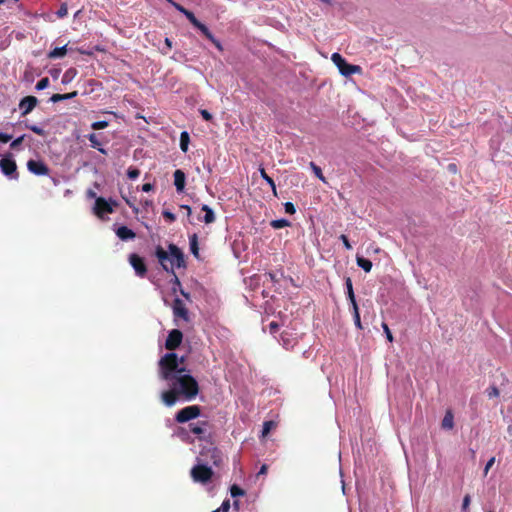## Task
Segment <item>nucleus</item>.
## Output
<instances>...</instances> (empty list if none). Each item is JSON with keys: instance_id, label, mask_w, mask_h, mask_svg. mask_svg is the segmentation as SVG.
<instances>
[{"instance_id": "33", "label": "nucleus", "mask_w": 512, "mask_h": 512, "mask_svg": "<svg viewBox=\"0 0 512 512\" xmlns=\"http://www.w3.org/2000/svg\"><path fill=\"white\" fill-rule=\"evenodd\" d=\"M50 84V80L48 77H44L41 80H39L35 86L36 90H43L47 88Z\"/></svg>"}, {"instance_id": "18", "label": "nucleus", "mask_w": 512, "mask_h": 512, "mask_svg": "<svg viewBox=\"0 0 512 512\" xmlns=\"http://www.w3.org/2000/svg\"><path fill=\"white\" fill-rule=\"evenodd\" d=\"M201 210L205 212V215L203 218H199L200 221H203L205 224H211L215 221V213L208 205L203 204Z\"/></svg>"}, {"instance_id": "28", "label": "nucleus", "mask_w": 512, "mask_h": 512, "mask_svg": "<svg viewBox=\"0 0 512 512\" xmlns=\"http://www.w3.org/2000/svg\"><path fill=\"white\" fill-rule=\"evenodd\" d=\"M76 74H77V70L75 68H69L63 74L62 83L63 84L69 83L76 76Z\"/></svg>"}, {"instance_id": "25", "label": "nucleus", "mask_w": 512, "mask_h": 512, "mask_svg": "<svg viewBox=\"0 0 512 512\" xmlns=\"http://www.w3.org/2000/svg\"><path fill=\"white\" fill-rule=\"evenodd\" d=\"M357 265L362 268L365 272H370L372 269V262L364 257L357 256L356 258Z\"/></svg>"}, {"instance_id": "4", "label": "nucleus", "mask_w": 512, "mask_h": 512, "mask_svg": "<svg viewBox=\"0 0 512 512\" xmlns=\"http://www.w3.org/2000/svg\"><path fill=\"white\" fill-rule=\"evenodd\" d=\"M213 471L210 467L204 464H197L191 469V477L195 482L202 484L211 480Z\"/></svg>"}, {"instance_id": "41", "label": "nucleus", "mask_w": 512, "mask_h": 512, "mask_svg": "<svg viewBox=\"0 0 512 512\" xmlns=\"http://www.w3.org/2000/svg\"><path fill=\"white\" fill-rule=\"evenodd\" d=\"M285 212L288 214H294L296 212L295 206L291 202H286L284 204Z\"/></svg>"}, {"instance_id": "19", "label": "nucleus", "mask_w": 512, "mask_h": 512, "mask_svg": "<svg viewBox=\"0 0 512 512\" xmlns=\"http://www.w3.org/2000/svg\"><path fill=\"white\" fill-rule=\"evenodd\" d=\"M88 139L91 143V147L97 149L102 154H105V155L107 154V150H105L102 147V142L99 140V137L96 134H94V133L89 134Z\"/></svg>"}, {"instance_id": "12", "label": "nucleus", "mask_w": 512, "mask_h": 512, "mask_svg": "<svg viewBox=\"0 0 512 512\" xmlns=\"http://www.w3.org/2000/svg\"><path fill=\"white\" fill-rule=\"evenodd\" d=\"M173 315L175 318H181L185 322L189 321V312L183 301L175 298L172 305Z\"/></svg>"}, {"instance_id": "13", "label": "nucleus", "mask_w": 512, "mask_h": 512, "mask_svg": "<svg viewBox=\"0 0 512 512\" xmlns=\"http://www.w3.org/2000/svg\"><path fill=\"white\" fill-rule=\"evenodd\" d=\"M111 204L115 205L116 202L111 200V203H109L102 197L96 198L94 206L95 214L99 217H102L104 213H112L113 208Z\"/></svg>"}, {"instance_id": "5", "label": "nucleus", "mask_w": 512, "mask_h": 512, "mask_svg": "<svg viewBox=\"0 0 512 512\" xmlns=\"http://www.w3.org/2000/svg\"><path fill=\"white\" fill-rule=\"evenodd\" d=\"M200 414V407L197 405H191L179 410L175 415V420L178 423H185L197 418L198 416H200Z\"/></svg>"}, {"instance_id": "8", "label": "nucleus", "mask_w": 512, "mask_h": 512, "mask_svg": "<svg viewBox=\"0 0 512 512\" xmlns=\"http://www.w3.org/2000/svg\"><path fill=\"white\" fill-rule=\"evenodd\" d=\"M129 263L133 267L135 273L139 277H144L147 273V267L144 263L143 258H141L138 254L132 253L129 255Z\"/></svg>"}, {"instance_id": "38", "label": "nucleus", "mask_w": 512, "mask_h": 512, "mask_svg": "<svg viewBox=\"0 0 512 512\" xmlns=\"http://www.w3.org/2000/svg\"><path fill=\"white\" fill-rule=\"evenodd\" d=\"M382 328L384 330V333L386 335V338L389 342H392L393 341V335L388 327V325L386 323H382Z\"/></svg>"}, {"instance_id": "26", "label": "nucleus", "mask_w": 512, "mask_h": 512, "mask_svg": "<svg viewBox=\"0 0 512 512\" xmlns=\"http://www.w3.org/2000/svg\"><path fill=\"white\" fill-rule=\"evenodd\" d=\"M190 142L189 134L186 130H183L180 136V148L183 152L188 151V145Z\"/></svg>"}, {"instance_id": "59", "label": "nucleus", "mask_w": 512, "mask_h": 512, "mask_svg": "<svg viewBox=\"0 0 512 512\" xmlns=\"http://www.w3.org/2000/svg\"><path fill=\"white\" fill-rule=\"evenodd\" d=\"M181 295L186 298L187 300H190V294L185 292L183 289H180Z\"/></svg>"}, {"instance_id": "40", "label": "nucleus", "mask_w": 512, "mask_h": 512, "mask_svg": "<svg viewBox=\"0 0 512 512\" xmlns=\"http://www.w3.org/2000/svg\"><path fill=\"white\" fill-rule=\"evenodd\" d=\"M487 395L489 398H494L499 396V390L496 386H492L487 390Z\"/></svg>"}, {"instance_id": "54", "label": "nucleus", "mask_w": 512, "mask_h": 512, "mask_svg": "<svg viewBox=\"0 0 512 512\" xmlns=\"http://www.w3.org/2000/svg\"><path fill=\"white\" fill-rule=\"evenodd\" d=\"M448 170L451 172V173H454L456 174L457 173V165L454 164V163H450L448 166H447Z\"/></svg>"}, {"instance_id": "36", "label": "nucleus", "mask_w": 512, "mask_h": 512, "mask_svg": "<svg viewBox=\"0 0 512 512\" xmlns=\"http://www.w3.org/2000/svg\"><path fill=\"white\" fill-rule=\"evenodd\" d=\"M140 171L136 168H129L127 171V176L131 180H135L139 177Z\"/></svg>"}, {"instance_id": "48", "label": "nucleus", "mask_w": 512, "mask_h": 512, "mask_svg": "<svg viewBox=\"0 0 512 512\" xmlns=\"http://www.w3.org/2000/svg\"><path fill=\"white\" fill-rule=\"evenodd\" d=\"M279 330V324L277 322H271L269 324V332L275 334Z\"/></svg>"}, {"instance_id": "23", "label": "nucleus", "mask_w": 512, "mask_h": 512, "mask_svg": "<svg viewBox=\"0 0 512 512\" xmlns=\"http://www.w3.org/2000/svg\"><path fill=\"white\" fill-rule=\"evenodd\" d=\"M442 428L443 429H452L453 426H454V416L452 414L451 411H447L446 414L444 415V418L442 420Z\"/></svg>"}, {"instance_id": "44", "label": "nucleus", "mask_w": 512, "mask_h": 512, "mask_svg": "<svg viewBox=\"0 0 512 512\" xmlns=\"http://www.w3.org/2000/svg\"><path fill=\"white\" fill-rule=\"evenodd\" d=\"M24 137H25V136H24V135H22V136H20V137H18V138H16V139H14V140L11 142L10 147H11L12 149H16V148H18V146L22 143V141H23Z\"/></svg>"}, {"instance_id": "22", "label": "nucleus", "mask_w": 512, "mask_h": 512, "mask_svg": "<svg viewBox=\"0 0 512 512\" xmlns=\"http://www.w3.org/2000/svg\"><path fill=\"white\" fill-rule=\"evenodd\" d=\"M345 285H346V289H347V297H348L351 305L352 306L357 305L356 298H355L354 291H353L352 280L349 277L346 278Z\"/></svg>"}, {"instance_id": "32", "label": "nucleus", "mask_w": 512, "mask_h": 512, "mask_svg": "<svg viewBox=\"0 0 512 512\" xmlns=\"http://www.w3.org/2000/svg\"><path fill=\"white\" fill-rule=\"evenodd\" d=\"M230 494L232 497H240V496H243L245 494V491L240 488L238 485L234 484L231 486L230 488Z\"/></svg>"}, {"instance_id": "2", "label": "nucleus", "mask_w": 512, "mask_h": 512, "mask_svg": "<svg viewBox=\"0 0 512 512\" xmlns=\"http://www.w3.org/2000/svg\"><path fill=\"white\" fill-rule=\"evenodd\" d=\"M332 62L337 66L339 72L343 76H351L361 72V67L358 65L349 64L339 53H333L331 56Z\"/></svg>"}, {"instance_id": "64", "label": "nucleus", "mask_w": 512, "mask_h": 512, "mask_svg": "<svg viewBox=\"0 0 512 512\" xmlns=\"http://www.w3.org/2000/svg\"><path fill=\"white\" fill-rule=\"evenodd\" d=\"M27 128L35 129V128H37V127H36V126H27Z\"/></svg>"}, {"instance_id": "21", "label": "nucleus", "mask_w": 512, "mask_h": 512, "mask_svg": "<svg viewBox=\"0 0 512 512\" xmlns=\"http://www.w3.org/2000/svg\"><path fill=\"white\" fill-rule=\"evenodd\" d=\"M77 91H73V92H70V93H66V94H53L50 98V101L53 102V103H57V102H60V101H63V100H67V99H72L74 97L77 96Z\"/></svg>"}, {"instance_id": "29", "label": "nucleus", "mask_w": 512, "mask_h": 512, "mask_svg": "<svg viewBox=\"0 0 512 512\" xmlns=\"http://www.w3.org/2000/svg\"><path fill=\"white\" fill-rule=\"evenodd\" d=\"M270 225L274 229H281V228L290 226V221H288L287 219H284V218L276 219V220L271 221Z\"/></svg>"}, {"instance_id": "43", "label": "nucleus", "mask_w": 512, "mask_h": 512, "mask_svg": "<svg viewBox=\"0 0 512 512\" xmlns=\"http://www.w3.org/2000/svg\"><path fill=\"white\" fill-rule=\"evenodd\" d=\"M162 215H163V217H164V218H166V219H167V220H169L170 222H174V221H175V219H176V216H175L172 212H170V211H168V210H164V211L162 212Z\"/></svg>"}, {"instance_id": "15", "label": "nucleus", "mask_w": 512, "mask_h": 512, "mask_svg": "<svg viewBox=\"0 0 512 512\" xmlns=\"http://www.w3.org/2000/svg\"><path fill=\"white\" fill-rule=\"evenodd\" d=\"M38 103V99L35 96H26L19 103V109L22 115L30 113Z\"/></svg>"}, {"instance_id": "11", "label": "nucleus", "mask_w": 512, "mask_h": 512, "mask_svg": "<svg viewBox=\"0 0 512 512\" xmlns=\"http://www.w3.org/2000/svg\"><path fill=\"white\" fill-rule=\"evenodd\" d=\"M183 334L178 329H173L169 332L168 337L165 341V347L168 350H175L181 344Z\"/></svg>"}, {"instance_id": "14", "label": "nucleus", "mask_w": 512, "mask_h": 512, "mask_svg": "<svg viewBox=\"0 0 512 512\" xmlns=\"http://www.w3.org/2000/svg\"><path fill=\"white\" fill-rule=\"evenodd\" d=\"M28 170L38 176H44L49 173V168L42 161L29 160L27 162Z\"/></svg>"}, {"instance_id": "63", "label": "nucleus", "mask_w": 512, "mask_h": 512, "mask_svg": "<svg viewBox=\"0 0 512 512\" xmlns=\"http://www.w3.org/2000/svg\"><path fill=\"white\" fill-rule=\"evenodd\" d=\"M320 1L323 2V3H327V4L330 3V0H320Z\"/></svg>"}, {"instance_id": "52", "label": "nucleus", "mask_w": 512, "mask_h": 512, "mask_svg": "<svg viewBox=\"0 0 512 512\" xmlns=\"http://www.w3.org/2000/svg\"><path fill=\"white\" fill-rule=\"evenodd\" d=\"M212 458L214 459L213 463L215 465H218V462L220 461V457H219L218 451L216 449H213V451H212Z\"/></svg>"}, {"instance_id": "27", "label": "nucleus", "mask_w": 512, "mask_h": 512, "mask_svg": "<svg viewBox=\"0 0 512 512\" xmlns=\"http://www.w3.org/2000/svg\"><path fill=\"white\" fill-rule=\"evenodd\" d=\"M259 171H260L261 177L267 182V184H269L274 195H276V185H275L274 180L270 176L267 175L264 168H260Z\"/></svg>"}, {"instance_id": "7", "label": "nucleus", "mask_w": 512, "mask_h": 512, "mask_svg": "<svg viewBox=\"0 0 512 512\" xmlns=\"http://www.w3.org/2000/svg\"><path fill=\"white\" fill-rule=\"evenodd\" d=\"M0 168L2 173L9 178H18L16 162L10 156H6L0 160Z\"/></svg>"}, {"instance_id": "62", "label": "nucleus", "mask_w": 512, "mask_h": 512, "mask_svg": "<svg viewBox=\"0 0 512 512\" xmlns=\"http://www.w3.org/2000/svg\"><path fill=\"white\" fill-rule=\"evenodd\" d=\"M33 131L36 132L39 135H44V131L45 130H33Z\"/></svg>"}, {"instance_id": "49", "label": "nucleus", "mask_w": 512, "mask_h": 512, "mask_svg": "<svg viewBox=\"0 0 512 512\" xmlns=\"http://www.w3.org/2000/svg\"><path fill=\"white\" fill-rule=\"evenodd\" d=\"M13 138L12 135L0 132V142L7 143Z\"/></svg>"}, {"instance_id": "56", "label": "nucleus", "mask_w": 512, "mask_h": 512, "mask_svg": "<svg viewBox=\"0 0 512 512\" xmlns=\"http://www.w3.org/2000/svg\"><path fill=\"white\" fill-rule=\"evenodd\" d=\"M268 466L266 464H263L258 472V475H264L267 473Z\"/></svg>"}, {"instance_id": "6", "label": "nucleus", "mask_w": 512, "mask_h": 512, "mask_svg": "<svg viewBox=\"0 0 512 512\" xmlns=\"http://www.w3.org/2000/svg\"><path fill=\"white\" fill-rule=\"evenodd\" d=\"M169 257H170V266H173V269L185 267L184 254L180 248H178L175 244H169Z\"/></svg>"}, {"instance_id": "47", "label": "nucleus", "mask_w": 512, "mask_h": 512, "mask_svg": "<svg viewBox=\"0 0 512 512\" xmlns=\"http://www.w3.org/2000/svg\"><path fill=\"white\" fill-rule=\"evenodd\" d=\"M340 239H341V241L343 242V245L345 246V248H346L347 250L352 249V246H351V244H350V242H349V240H348V238H347V236H346V235L342 234V235L340 236Z\"/></svg>"}, {"instance_id": "53", "label": "nucleus", "mask_w": 512, "mask_h": 512, "mask_svg": "<svg viewBox=\"0 0 512 512\" xmlns=\"http://www.w3.org/2000/svg\"><path fill=\"white\" fill-rule=\"evenodd\" d=\"M200 112H201L202 117H203L205 120H211V119H212V114H211L209 111H207V110L203 109V110H201Z\"/></svg>"}, {"instance_id": "51", "label": "nucleus", "mask_w": 512, "mask_h": 512, "mask_svg": "<svg viewBox=\"0 0 512 512\" xmlns=\"http://www.w3.org/2000/svg\"><path fill=\"white\" fill-rule=\"evenodd\" d=\"M169 1H170V2L172 3V5H173V6H174V7H175L179 12H181L182 14H184V13H185V11H187V10H188V9L184 8L182 5H180V4L176 3V2H173V1H171V0H169Z\"/></svg>"}, {"instance_id": "35", "label": "nucleus", "mask_w": 512, "mask_h": 512, "mask_svg": "<svg viewBox=\"0 0 512 512\" xmlns=\"http://www.w3.org/2000/svg\"><path fill=\"white\" fill-rule=\"evenodd\" d=\"M173 276L171 282L173 283V288H172V291L173 293H176L177 289H181V282L178 278V276L176 275V273L174 272V274H171Z\"/></svg>"}, {"instance_id": "42", "label": "nucleus", "mask_w": 512, "mask_h": 512, "mask_svg": "<svg viewBox=\"0 0 512 512\" xmlns=\"http://www.w3.org/2000/svg\"><path fill=\"white\" fill-rule=\"evenodd\" d=\"M471 497L469 494L465 495L462 502V510L466 511L470 505Z\"/></svg>"}, {"instance_id": "58", "label": "nucleus", "mask_w": 512, "mask_h": 512, "mask_svg": "<svg viewBox=\"0 0 512 512\" xmlns=\"http://www.w3.org/2000/svg\"><path fill=\"white\" fill-rule=\"evenodd\" d=\"M181 208L185 209V212H187V216L191 215V207L188 205H182Z\"/></svg>"}, {"instance_id": "20", "label": "nucleus", "mask_w": 512, "mask_h": 512, "mask_svg": "<svg viewBox=\"0 0 512 512\" xmlns=\"http://www.w3.org/2000/svg\"><path fill=\"white\" fill-rule=\"evenodd\" d=\"M189 245L190 251L193 256L199 259V246H198V236L197 234H192L189 236Z\"/></svg>"}, {"instance_id": "57", "label": "nucleus", "mask_w": 512, "mask_h": 512, "mask_svg": "<svg viewBox=\"0 0 512 512\" xmlns=\"http://www.w3.org/2000/svg\"><path fill=\"white\" fill-rule=\"evenodd\" d=\"M87 196H88L89 198H95V199H96V198H98V197L96 196V193H95L93 190H91V189L87 191Z\"/></svg>"}, {"instance_id": "34", "label": "nucleus", "mask_w": 512, "mask_h": 512, "mask_svg": "<svg viewBox=\"0 0 512 512\" xmlns=\"http://www.w3.org/2000/svg\"><path fill=\"white\" fill-rule=\"evenodd\" d=\"M310 166H311V168H312L313 172L315 173V175H316V176H317L321 181L325 182V178H324V176H323V174H322V170H321V168H320V167H318L314 162H311V163H310Z\"/></svg>"}, {"instance_id": "17", "label": "nucleus", "mask_w": 512, "mask_h": 512, "mask_svg": "<svg viewBox=\"0 0 512 512\" xmlns=\"http://www.w3.org/2000/svg\"><path fill=\"white\" fill-rule=\"evenodd\" d=\"M185 179H186L185 173L182 170L177 169L174 172V185L178 192H182L184 190Z\"/></svg>"}, {"instance_id": "31", "label": "nucleus", "mask_w": 512, "mask_h": 512, "mask_svg": "<svg viewBox=\"0 0 512 512\" xmlns=\"http://www.w3.org/2000/svg\"><path fill=\"white\" fill-rule=\"evenodd\" d=\"M352 308H353L354 324H355V326L358 329H362L363 327H362V324H361V319H360V313H359L358 305L352 306Z\"/></svg>"}, {"instance_id": "45", "label": "nucleus", "mask_w": 512, "mask_h": 512, "mask_svg": "<svg viewBox=\"0 0 512 512\" xmlns=\"http://www.w3.org/2000/svg\"><path fill=\"white\" fill-rule=\"evenodd\" d=\"M494 463H495V457H491V458L487 461V463H486V465H485V468H484V472H483L484 476H486V475H487V473H488L489 469L493 466V464H494Z\"/></svg>"}, {"instance_id": "10", "label": "nucleus", "mask_w": 512, "mask_h": 512, "mask_svg": "<svg viewBox=\"0 0 512 512\" xmlns=\"http://www.w3.org/2000/svg\"><path fill=\"white\" fill-rule=\"evenodd\" d=\"M155 256L157 257L162 268L169 274H174L173 266H170L169 253L166 252L160 245L155 248Z\"/></svg>"}, {"instance_id": "50", "label": "nucleus", "mask_w": 512, "mask_h": 512, "mask_svg": "<svg viewBox=\"0 0 512 512\" xmlns=\"http://www.w3.org/2000/svg\"><path fill=\"white\" fill-rule=\"evenodd\" d=\"M107 125L106 121H97L92 123L91 128H106Z\"/></svg>"}, {"instance_id": "55", "label": "nucleus", "mask_w": 512, "mask_h": 512, "mask_svg": "<svg viewBox=\"0 0 512 512\" xmlns=\"http://www.w3.org/2000/svg\"><path fill=\"white\" fill-rule=\"evenodd\" d=\"M153 189V185L150 184V183H145L143 186H142V190L144 192H149Z\"/></svg>"}, {"instance_id": "46", "label": "nucleus", "mask_w": 512, "mask_h": 512, "mask_svg": "<svg viewBox=\"0 0 512 512\" xmlns=\"http://www.w3.org/2000/svg\"><path fill=\"white\" fill-rule=\"evenodd\" d=\"M229 508H230L229 500H225V501L222 503L221 507H220L219 509H217V510L213 511V512H220V511H222V512H227V511L229 510Z\"/></svg>"}, {"instance_id": "30", "label": "nucleus", "mask_w": 512, "mask_h": 512, "mask_svg": "<svg viewBox=\"0 0 512 512\" xmlns=\"http://www.w3.org/2000/svg\"><path fill=\"white\" fill-rule=\"evenodd\" d=\"M206 425V422H203L202 424H190L191 431L196 435H202L206 432V429L204 426Z\"/></svg>"}, {"instance_id": "24", "label": "nucleus", "mask_w": 512, "mask_h": 512, "mask_svg": "<svg viewBox=\"0 0 512 512\" xmlns=\"http://www.w3.org/2000/svg\"><path fill=\"white\" fill-rule=\"evenodd\" d=\"M67 53L66 45L62 47H56L48 53V58L56 59L64 57Z\"/></svg>"}, {"instance_id": "37", "label": "nucleus", "mask_w": 512, "mask_h": 512, "mask_svg": "<svg viewBox=\"0 0 512 512\" xmlns=\"http://www.w3.org/2000/svg\"><path fill=\"white\" fill-rule=\"evenodd\" d=\"M273 426H274V423L272 421L264 422L263 429H262V435L263 436L267 435Z\"/></svg>"}, {"instance_id": "9", "label": "nucleus", "mask_w": 512, "mask_h": 512, "mask_svg": "<svg viewBox=\"0 0 512 512\" xmlns=\"http://www.w3.org/2000/svg\"><path fill=\"white\" fill-rule=\"evenodd\" d=\"M155 256L157 257L162 268L169 274H174L173 266H170L169 253L166 252L160 245L155 248Z\"/></svg>"}, {"instance_id": "39", "label": "nucleus", "mask_w": 512, "mask_h": 512, "mask_svg": "<svg viewBox=\"0 0 512 512\" xmlns=\"http://www.w3.org/2000/svg\"><path fill=\"white\" fill-rule=\"evenodd\" d=\"M67 13H68L67 5L66 4H62L60 6V8L58 9V11H57V16L59 18H63V17H65L67 15Z\"/></svg>"}, {"instance_id": "60", "label": "nucleus", "mask_w": 512, "mask_h": 512, "mask_svg": "<svg viewBox=\"0 0 512 512\" xmlns=\"http://www.w3.org/2000/svg\"><path fill=\"white\" fill-rule=\"evenodd\" d=\"M165 44L166 46L171 49L172 48V41L169 39V38H166L165 39Z\"/></svg>"}, {"instance_id": "16", "label": "nucleus", "mask_w": 512, "mask_h": 512, "mask_svg": "<svg viewBox=\"0 0 512 512\" xmlns=\"http://www.w3.org/2000/svg\"><path fill=\"white\" fill-rule=\"evenodd\" d=\"M115 233L118 238L122 241L133 240L136 237V234L133 230L128 228L127 226H120L115 230Z\"/></svg>"}, {"instance_id": "1", "label": "nucleus", "mask_w": 512, "mask_h": 512, "mask_svg": "<svg viewBox=\"0 0 512 512\" xmlns=\"http://www.w3.org/2000/svg\"><path fill=\"white\" fill-rule=\"evenodd\" d=\"M185 357L170 352L163 355L159 362V377L168 382L169 390L161 393V400L167 407L174 406L177 401H191L199 393L197 380L183 366Z\"/></svg>"}, {"instance_id": "61", "label": "nucleus", "mask_w": 512, "mask_h": 512, "mask_svg": "<svg viewBox=\"0 0 512 512\" xmlns=\"http://www.w3.org/2000/svg\"><path fill=\"white\" fill-rule=\"evenodd\" d=\"M281 340L283 341V346L286 347L288 343H287V340L285 339V333L281 334Z\"/></svg>"}, {"instance_id": "3", "label": "nucleus", "mask_w": 512, "mask_h": 512, "mask_svg": "<svg viewBox=\"0 0 512 512\" xmlns=\"http://www.w3.org/2000/svg\"><path fill=\"white\" fill-rule=\"evenodd\" d=\"M184 15L186 16V18L190 21V23L195 27L197 28L198 30L201 31V33L208 39L210 40L213 44H215V46L218 48V49H222V46L220 44V42L218 40L215 39V37L213 36V34L210 32V30L208 29V27L201 23L194 15L193 12H191L190 10H187L185 11Z\"/></svg>"}]
</instances>
